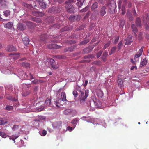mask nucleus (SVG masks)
Segmentation results:
<instances>
[{"label": "nucleus", "mask_w": 149, "mask_h": 149, "mask_svg": "<svg viewBox=\"0 0 149 149\" xmlns=\"http://www.w3.org/2000/svg\"><path fill=\"white\" fill-rule=\"evenodd\" d=\"M75 1H74L73 0H68L65 2L66 5L65 8L67 11L69 13H73L74 12V8L73 6L71 3H75Z\"/></svg>", "instance_id": "obj_1"}, {"label": "nucleus", "mask_w": 149, "mask_h": 149, "mask_svg": "<svg viewBox=\"0 0 149 149\" xmlns=\"http://www.w3.org/2000/svg\"><path fill=\"white\" fill-rule=\"evenodd\" d=\"M89 91L86 90L84 93L83 91H81L80 94L79 96V99L80 100V103L83 104L88 95Z\"/></svg>", "instance_id": "obj_2"}, {"label": "nucleus", "mask_w": 149, "mask_h": 149, "mask_svg": "<svg viewBox=\"0 0 149 149\" xmlns=\"http://www.w3.org/2000/svg\"><path fill=\"white\" fill-rule=\"evenodd\" d=\"M123 2L122 5L121 10L122 11V15H124L125 13V7L127 6V7L130 8L131 7L132 4L129 0H122Z\"/></svg>", "instance_id": "obj_3"}, {"label": "nucleus", "mask_w": 149, "mask_h": 149, "mask_svg": "<svg viewBox=\"0 0 149 149\" xmlns=\"http://www.w3.org/2000/svg\"><path fill=\"white\" fill-rule=\"evenodd\" d=\"M29 84H23L21 85V86L22 87V92L23 96H26L28 95L29 94V89L30 86Z\"/></svg>", "instance_id": "obj_4"}, {"label": "nucleus", "mask_w": 149, "mask_h": 149, "mask_svg": "<svg viewBox=\"0 0 149 149\" xmlns=\"http://www.w3.org/2000/svg\"><path fill=\"white\" fill-rule=\"evenodd\" d=\"M107 6L109 8V10H110L111 13H113L115 11L116 3L114 0H112L108 4Z\"/></svg>", "instance_id": "obj_5"}, {"label": "nucleus", "mask_w": 149, "mask_h": 149, "mask_svg": "<svg viewBox=\"0 0 149 149\" xmlns=\"http://www.w3.org/2000/svg\"><path fill=\"white\" fill-rule=\"evenodd\" d=\"M48 63L51 67L54 69H57L59 67V66L57 63H56L54 60L52 58L50 59Z\"/></svg>", "instance_id": "obj_6"}, {"label": "nucleus", "mask_w": 149, "mask_h": 149, "mask_svg": "<svg viewBox=\"0 0 149 149\" xmlns=\"http://www.w3.org/2000/svg\"><path fill=\"white\" fill-rule=\"evenodd\" d=\"M145 17H143V22L146 29H149V17L147 14L145 15Z\"/></svg>", "instance_id": "obj_7"}, {"label": "nucleus", "mask_w": 149, "mask_h": 149, "mask_svg": "<svg viewBox=\"0 0 149 149\" xmlns=\"http://www.w3.org/2000/svg\"><path fill=\"white\" fill-rule=\"evenodd\" d=\"M144 48V46H142L141 48L135 55L134 59L136 61H138L139 59L138 58L142 54Z\"/></svg>", "instance_id": "obj_8"}, {"label": "nucleus", "mask_w": 149, "mask_h": 149, "mask_svg": "<svg viewBox=\"0 0 149 149\" xmlns=\"http://www.w3.org/2000/svg\"><path fill=\"white\" fill-rule=\"evenodd\" d=\"M32 14L34 16L38 17H42L44 16V13L37 11L33 10L32 11Z\"/></svg>", "instance_id": "obj_9"}, {"label": "nucleus", "mask_w": 149, "mask_h": 149, "mask_svg": "<svg viewBox=\"0 0 149 149\" xmlns=\"http://www.w3.org/2000/svg\"><path fill=\"white\" fill-rule=\"evenodd\" d=\"M132 40V36H131L129 35L128 36L126 39H125L124 41V44L127 45H128L130 44L132 42H133Z\"/></svg>", "instance_id": "obj_10"}, {"label": "nucleus", "mask_w": 149, "mask_h": 149, "mask_svg": "<svg viewBox=\"0 0 149 149\" xmlns=\"http://www.w3.org/2000/svg\"><path fill=\"white\" fill-rule=\"evenodd\" d=\"M106 7L105 6H103L101 8L99 12V15L100 16L103 17L106 14Z\"/></svg>", "instance_id": "obj_11"}, {"label": "nucleus", "mask_w": 149, "mask_h": 149, "mask_svg": "<svg viewBox=\"0 0 149 149\" xmlns=\"http://www.w3.org/2000/svg\"><path fill=\"white\" fill-rule=\"evenodd\" d=\"M48 0H36L38 2L40 7L43 8H46L47 4L46 3V1Z\"/></svg>", "instance_id": "obj_12"}, {"label": "nucleus", "mask_w": 149, "mask_h": 149, "mask_svg": "<svg viewBox=\"0 0 149 149\" xmlns=\"http://www.w3.org/2000/svg\"><path fill=\"white\" fill-rule=\"evenodd\" d=\"M61 47V46L56 44H50L47 45V48L50 49H58L60 48Z\"/></svg>", "instance_id": "obj_13"}, {"label": "nucleus", "mask_w": 149, "mask_h": 149, "mask_svg": "<svg viewBox=\"0 0 149 149\" xmlns=\"http://www.w3.org/2000/svg\"><path fill=\"white\" fill-rule=\"evenodd\" d=\"M26 28V26L23 23H19L18 24L17 29L20 31L24 30Z\"/></svg>", "instance_id": "obj_14"}, {"label": "nucleus", "mask_w": 149, "mask_h": 149, "mask_svg": "<svg viewBox=\"0 0 149 149\" xmlns=\"http://www.w3.org/2000/svg\"><path fill=\"white\" fill-rule=\"evenodd\" d=\"M131 28L132 31L134 33V35L136 37L137 36L136 33L138 31L137 28L136 27L135 24H132L131 25Z\"/></svg>", "instance_id": "obj_15"}, {"label": "nucleus", "mask_w": 149, "mask_h": 149, "mask_svg": "<svg viewBox=\"0 0 149 149\" xmlns=\"http://www.w3.org/2000/svg\"><path fill=\"white\" fill-rule=\"evenodd\" d=\"M6 49L9 52L15 51L16 50V48L12 45L8 46L7 47Z\"/></svg>", "instance_id": "obj_16"}, {"label": "nucleus", "mask_w": 149, "mask_h": 149, "mask_svg": "<svg viewBox=\"0 0 149 149\" xmlns=\"http://www.w3.org/2000/svg\"><path fill=\"white\" fill-rule=\"evenodd\" d=\"M62 122L61 121L56 122L53 124L54 127L56 128H59L61 126Z\"/></svg>", "instance_id": "obj_17"}, {"label": "nucleus", "mask_w": 149, "mask_h": 149, "mask_svg": "<svg viewBox=\"0 0 149 149\" xmlns=\"http://www.w3.org/2000/svg\"><path fill=\"white\" fill-rule=\"evenodd\" d=\"M61 98L62 101H68L66 99V94L65 92H62L61 93Z\"/></svg>", "instance_id": "obj_18"}, {"label": "nucleus", "mask_w": 149, "mask_h": 149, "mask_svg": "<svg viewBox=\"0 0 149 149\" xmlns=\"http://www.w3.org/2000/svg\"><path fill=\"white\" fill-rule=\"evenodd\" d=\"M30 103H31V106H36L37 103H38V102H37V98H34V99H33L30 100Z\"/></svg>", "instance_id": "obj_19"}, {"label": "nucleus", "mask_w": 149, "mask_h": 149, "mask_svg": "<svg viewBox=\"0 0 149 149\" xmlns=\"http://www.w3.org/2000/svg\"><path fill=\"white\" fill-rule=\"evenodd\" d=\"M72 28L70 26H66L63 28H62L61 31L62 32H63L65 31H68L70 30H72Z\"/></svg>", "instance_id": "obj_20"}, {"label": "nucleus", "mask_w": 149, "mask_h": 149, "mask_svg": "<svg viewBox=\"0 0 149 149\" xmlns=\"http://www.w3.org/2000/svg\"><path fill=\"white\" fill-rule=\"evenodd\" d=\"M22 41L25 45H27L29 44V40L27 37L26 36L22 38Z\"/></svg>", "instance_id": "obj_21"}, {"label": "nucleus", "mask_w": 149, "mask_h": 149, "mask_svg": "<svg viewBox=\"0 0 149 149\" xmlns=\"http://www.w3.org/2000/svg\"><path fill=\"white\" fill-rule=\"evenodd\" d=\"M72 110L71 109H66L63 112V113L65 115H70L72 114Z\"/></svg>", "instance_id": "obj_22"}, {"label": "nucleus", "mask_w": 149, "mask_h": 149, "mask_svg": "<svg viewBox=\"0 0 149 149\" xmlns=\"http://www.w3.org/2000/svg\"><path fill=\"white\" fill-rule=\"evenodd\" d=\"M119 27L120 28H121L122 29H123L125 25V21L124 20L120 19L119 20Z\"/></svg>", "instance_id": "obj_23"}, {"label": "nucleus", "mask_w": 149, "mask_h": 149, "mask_svg": "<svg viewBox=\"0 0 149 149\" xmlns=\"http://www.w3.org/2000/svg\"><path fill=\"white\" fill-rule=\"evenodd\" d=\"M107 55L108 52L107 51H105L104 52L101 57V58L103 61L104 62L105 61L106 57Z\"/></svg>", "instance_id": "obj_24"}, {"label": "nucleus", "mask_w": 149, "mask_h": 149, "mask_svg": "<svg viewBox=\"0 0 149 149\" xmlns=\"http://www.w3.org/2000/svg\"><path fill=\"white\" fill-rule=\"evenodd\" d=\"M13 25L12 22H9L7 24H4V26L5 28L10 29L12 27Z\"/></svg>", "instance_id": "obj_25"}, {"label": "nucleus", "mask_w": 149, "mask_h": 149, "mask_svg": "<svg viewBox=\"0 0 149 149\" xmlns=\"http://www.w3.org/2000/svg\"><path fill=\"white\" fill-rule=\"evenodd\" d=\"M57 8L55 6H54L49 9V12L52 13H56L57 12Z\"/></svg>", "instance_id": "obj_26"}, {"label": "nucleus", "mask_w": 149, "mask_h": 149, "mask_svg": "<svg viewBox=\"0 0 149 149\" xmlns=\"http://www.w3.org/2000/svg\"><path fill=\"white\" fill-rule=\"evenodd\" d=\"M135 24L137 26H141V20L139 18L137 17L136 18L135 22Z\"/></svg>", "instance_id": "obj_27"}, {"label": "nucleus", "mask_w": 149, "mask_h": 149, "mask_svg": "<svg viewBox=\"0 0 149 149\" xmlns=\"http://www.w3.org/2000/svg\"><path fill=\"white\" fill-rule=\"evenodd\" d=\"M20 65L21 66L26 68H29L30 67V64L29 63L24 62H22L20 63Z\"/></svg>", "instance_id": "obj_28"}, {"label": "nucleus", "mask_w": 149, "mask_h": 149, "mask_svg": "<svg viewBox=\"0 0 149 149\" xmlns=\"http://www.w3.org/2000/svg\"><path fill=\"white\" fill-rule=\"evenodd\" d=\"M118 85L120 86V88H122L123 86V82L121 79H118Z\"/></svg>", "instance_id": "obj_29"}, {"label": "nucleus", "mask_w": 149, "mask_h": 149, "mask_svg": "<svg viewBox=\"0 0 149 149\" xmlns=\"http://www.w3.org/2000/svg\"><path fill=\"white\" fill-rule=\"evenodd\" d=\"M47 38V35L45 34H43L41 35L40 36V39L41 41H44Z\"/></svg>", "instance_id": "obj_30"}, {"label": "nucleus", "mask_w": 149, "mask_h": 149, "mask_svg": "<svg viewBox=\"0 0 149 149\" xmlns=\"http://www.w3.org/2000/svg\"><path fill=\"white\" fill-rule=\"evenodd\" d=\"M147 63V60L146 58H145L143 59L142 61L141 62V65H142V66H145Z\"/></svg>", "instance_id": "obj_31"}, {"label": "nucleus", "mask_w": 149, "mask_h": 149, "mask_svg": "<svg viewBox=\"0 0 149 149\" xmlns=\"http://www.w3.org/2000/svg\"><path fill=\"white\" fill-rule=\"evenodd\" d=\"M103 93L101 90H99L97 91V95L98 97L102 98L103 96Z\"/></svg>", "instance_id": "obj_32"}, {"label": "nucleus", "mask_w": 149, "mask_h": 149, "mask_svg": "<svg viewBox=\"0 0 149 149\" xmlns=\"http://www.w3.org/2000/svg\"><path fill=\"white\" fill-rule=\"evenodd\" d=\"M116 49L117 47L116 46H114L112 47L111 50L110 52H109V55H111L113 53H115Z\"/></svg>", "instance_id": "obj_33"}, {"label": "nucleus", "mask_w": 149, "mask_h": 149, "mask_svg": "<svg viewBox=\"0 0 149 149\" xmlns=\"http://www.w3.org/2000/svg\"><path fill=\"white\" fill-rule=\"evenodd\" d=\"M94 103L95 105L97 108H99L101 106V103L99 101H96L94 102Z\"/></svg>", "instance_id": "obj_34"}, {"label": "nucleus", "mask_w": 149, "mask_h": 149, "mask_svg": "<svg viewBox=\"0 0 149 149\" xmlns=\"http://www.w3.org/2000/svg\"><path fill=\"white\" fill-rule=\"evenodd\" d=\"M39 133L40 135L42 136H45L47 133V132L45 130H43L42 131H40Z\"/></svg>", "instance_id": "obj_35"}, {"label": "nucleus", "mask_w": 149, "mask_h": 149, "mask_svg": "<svg viewBox=\"0 0 149 149\" xmlns=\"http://www.w3.org/2000/svg\"><path fill=\"white\" fill-rule=\"evenodd\" d=\"M98 7V4L97 2L94 3L91 6V9L93 11H94L95 9L97 8Z\"/></svg>", "instance_id": "obj_36"}, {"label": "nucleus", "mask_w": 149, "mask_h": 149, "mask_svg": "<svg viewBox=\"0 0 149 149\" xmlns=\"http://www.w3.org/2000/svg\"><path fill=\"white\" fill-rule=\"evenodd\" d=\"M85 0H80L77 3V5L78 7H81L82 5Z\"/></svg>", "instance_id": "obj_37"}, {"label": "nucleus", "mask_w": 149, "mask_h": 149, "mask_svg": "<svg viewBox=\"0 0 149 149\" xmlns=\"http://www.w3.org/2000/svg\"><path fill=\"white\" fill-rule=\"evenodd\" d=\"M77 17V16H71L69 18V19L72 22H74Z\"/></svg>", "instance_id": "obj_38"}, {"label": "nucleus", "mask_w": 149, "mask_h": 149, "mask_svg": "<svg viewBox=\"0 0 149 149\" xmlns=\"http://www.w3.org/2000/svg\"><path fill=\"white\" fill-rule=\"evenodd\" d=\"M22 5L26 7L29 8H32V6L31 5L27 4L23 2L22 3Z\"/></svg>", "instance_id": "obj_39"}, {"label": "nucleus", "mask_w": 149, "mask_h": 149, "mask_svg": "<svg viewBox=\"0 0 149 149\" xmlns=\"http://www.w3.org/2000/svg\"><path fill=\"white\" fill-rule=\"evenodd\" d=\"M11 54L12 55H13L14 56H15L13 57V58H18L20 56V54L19 53H15L13 52V53H11Z\"/></svg>", "instance_id": "obj_40"}, {"label": "nucleus", "mask_w": 149, "mask_h": 149, "mask_svg": "<svg viewBox=\"0 0 149 149\" xmlns=\"http://www.w3.org/2000/svg\"><path fill=\"white\" fill-rule=\"evenodd\" d=\"M50 99L48 98H47L45 102V104L46 105V107L49 106L50 105Z\"/></svg>", "instance_id": "obj_41"}, {"label": "nucleus", "mask_w": 149, "mask_h": 149, "mask_svg": "<svg viewBox=\"0 0 149 149\" xmlns=\"http://www.w3.org/2000/svg\"><path fill=\"white\" fill-rule=\"evenodd\" d=\"M92 64L98 66H100L101 65L102 62L100 61H96L93 62Z\"/></svg>", "instance_id": "obj_42"}, {"label": "nucleus", "mask_w": 149, "mask_h": 149, "mask_svg": "<svg viewBox=\"0 0 149 149\" xmlns=\"http://www.w3.org/2000/svg\"><path fill=\"white\" fill-rule=\"evenodd\" d=\"M18 137V136H15L14 135H13L11 136L10 137L9 139L10 140H12L14 141V142L15 143V140Z\"/></svg>", "instance_id": "obj_43"}, {"label": "nucleus", "mask_w": 149, "mask_h": 149, "mask_svg": "<svg viewBox=\"0 0 149 149\" xmlns=\"http://www.w3.org/2000/svg\"><path fill=\"white\" fill-rule=\"evenodd\" d=\"M33 20L37 23H40L41 21L40 18H34L33 19Z\"/></svg>", "instance_id": "obj_44"}, {"label": "nucleus", "mask_w": 149, "mask_h": 149, "mask_svg": "<svg viewBox=\"0 0 149 149\" xmlns=\"http://www.w3.org/2000/svg\"><path fill=\"white\" fill-rule=\"evenodd\" d=\"M29 77L28 76L26 75V74H25V75L26 76V77H26V78H27L28 79H34V78L33 77V74H31V73H29Z\"/></svg>", "instance_id": "obj_45"}, {"label": "nucleus", "mask_w": 149, "mask_h": 149, "mask_svg": "<svg viewBox=\"0 0 149 149\" xmlns=\"http://www.w3.org/2000/svg\"><path fill=\"white\" fill-rule=\"evenodd\" d=\"M44 109V107L43 106H41L40 108L36 109V111L38 112L41 111Z\"/></svg>", "instance_id": "obj_46"}, {"label": "nucleus", "mask_w": 149, "mask_h": 149, "mask_svg": "<svg viewBox=\"0 0 149 149\" xmlns=\"http://www.w3.org/2000/svg\"><path fill=\"white\" fill-rule=\"evenodd\" d=\"M89 8V6H86L84 8L81 10L80 12H85L87 11Z\"/></svg>", "instance_id": "obj_47"}, {"label": "nucleus", "mask_w": 149, "mask_h": 149, "mask_svg": "<svg viewBox=\"0 0 149 149\" xmlns=\"http://www.w3.org/2000/svg\"><path fill=\"white\" fill-rule=\"evenodd\" d=\"M4 13V15L6 17H8L10 14V12L8 10H6Z\"/></svg>", "instance_id": "obj_48"}, {"label": "nucleus", "mask_w": 149, "mask_h": 149, "mask_svg": "<svg viewBox=\"0 0 149 149\" xmlns=\"http://www.w3.org/2000/svg\"><path fill=\"white\" fill-rule=\"evenodd\" d=\"M78 121V120L77 118L74 119L72 120L71 123L75 126L77 124V122Z\"/></svg>", "instance_id": "obj_49"}, {"label": "nucleus", "mask_w": 149, "mask_h": 149, "mask_svg": "<svg viewBox=\"0 0 149 149\" xmlns=\"http://www.w3.org/2000/svg\"><path fill=\"white\" fill-rule=\"evenodd\" d=\"M142 33L141 32H139V33L138 39L139 41H141L143 39V37L142 36Z\"/></svg>", "instance_id": "obj_50"}, {"label": "nucleus", "mask_w": 149, "mask_h": 149, "mask_svg": "<svg viewBox=\"0 0 149 149\" xmlns=\"http://www.w3.org/2000/svg\"><path fill=\"white\" fill-rule=\"evenodd\" d=\"M110 43L111 42L110 41H108L107 44L105 45L103 49V50H105L107 48L109 47L110 45Z\"/></svg>", "instance_id": "obj_51"}, {"label": "nucleus", "mask_w": 149, "mask_h": 149, "mask_svg": "<svg viewBox=\"0 0 149 149\" xmlns=\"http://www.w3.org/2000/svg\"><path fill=\"white\" fill-rule=\"evenodd\" d=\"M6 109L8 111H10L13 109V107L12 106L10 105H8L6 106Z\"/></svg>", "instance_id": "obj_52"}, {"label": "nucleus", "mask_w": 149, "mask_h": 149, "mask_svg": "<svg viewBox=\"0 0 149 149\" xmlns=\"http://www.w3.org/2000/svg\"><path fill=\"white\" fill-rule=\"evenodd\" d=\"M94 58V56L93 55H88L87 56H85L84 57L85 58Z\"/></svg>", "instance_id": "obj_53"}, {"label": "nucleus", "mask_w": 149, "mask_h": 149, "mask_svg": "<svg viewBox=\"0 0 149 149\" xmlns=\"http://www.w3.org/2000/svg\"><path fill=\"white\" fill-rule=\"evenodd\" d=\"M89 40H88L86 39L81 42L80 43V44L82 45H84L87 43L89 42Z\"/></svg>", "instance_id": "obj_54"}, {"label": "nucleus", "mask_w": 149, "mask_h": 149, "mask_svg": "<svg viewBox=\"0 0 149 149\" xmlns=\"http://www.w3.org/2000/svg\"><path fill=\"white\" fill-rule=\"evenodd\" d=\"M127 16L130 21H132L133 20V18L132 15L130 14H128Z\"/></svg>", "instance_id": "obj_55"}, {"label": "nucleus", "mask_w": 149, "mask_h": 149, "mask_svg": "<svg viewBox=\"0 0 149 149\" xmlns=\"http://www.w3.org/2000/svg\"><path fill=\"white\" fill-rule=\"evenodd\" d=\"M103 52L102 51L100 50L97 54V58H99Z\"/></svg>", "instance_id": "obj_56"}, {"label": "nucleus", "mask_w": 149, "mask_h": 149, "mask_svg": "<svg viewBox=\"0 0 149 149\" xmlns=\"http://www.w3.org/2000/svg\"><path fill=\"white\" fill-rule=\"evenodd\" d=\"M83 52L84 53H88L90 52V51H89L88 48H86L84 49Z\"/></svg>", "instance_id": "obj_57"}, {"label": "nucleus", "mask_w": 149, "mask_h": 149, "mask_svg": "<svg viewBox=\"0 0 149 149\" xmlns=\"http://www.w3.org/2000/svg\"><path fill=\"white\" fill-rule=\"evenodd\" d=\"M119 39V36H116L115 37L114 42V44H116L117 43V42L118 41Z\"/></svg>", "instance_id": "obj_58"}, {"label": "nucleus", "mask_w": 149, "mask_h": 149, "mask_svg": "<svg viewBox=\"0 0 149 149\" xmlns=\"http://www.w3.org/2000/svg\"><path fill=\"white\" fill-rule=\"evenodd\" d=\"M0 135L3 138H5L6 137L5 134L1 131H0Z\"/></svg>", "instance_id": "obj_59"}, {"label": "nucleus", "mask_w": 149, "mask_h": 149, "mask_svg": "<svg viewBox=\"0 0 149 149\" xmlns=\"http://www.w3.org/2000/svg\"><path fill=\"white\" fill-rule=\"evenodd\" d=\"M72 94L75 97H77L78 95V93L76 91H73L72 92Z\"/></svg>", "instance_id": "obj_60"}, {"label": "nucleus", "mask_w": 149, "mask_h": 149, "mask_svg": "<svg viewBox=\"0 0 149 149\" xmlns=\"http://www.w3.org/2000/svg\"><path fill=\"white\" fill-rule=\"evenodd\" d=\"M122 45V42L120 41L118 45V47L119 49H120Z\"/></svg>", "instance_id": "obj_61"}, {"label": "nucleus", "mask_w": 149, "mask_h": 149, "mask_svg": "<svg viewBox=\"0 0 149 149\" xmlns=\"http://www.w3.org/2000/svg\"><path fill=\"white\" fill-rule=\"evenodd\" d=\"M74 46H71L68 47L69 51L71 52L74 49Z\"/></svg>", "instance_id": "obj_62"}, {"label": "nucleus", "mask_w": 149, "mask_h": 149, "mask_svg": "<svg viewBox=\"0 0 149 149\" xmlns=\"http://www.w3.org/2000/svg\"><path fill=\"white\" fill-rule=\"evenodd\" d=\"M53 26L54 28H57V29H59L60 27V26L58 24H53Z\"/></svg>", "instance_id": "obj_63"}, {"label": "nucleus", "mask_w": 149, "mask_h": 149, "mask_svg": "<svg viewBox=\"0 0 149 149\" xmlns=\"http://www.w3.org/2000/svg\"><path fill=\"white\" fill-rule=\"evenodd\" d=\"M76 88L77 91H78L79 92H80L81 93V88L80 86H76Z\"/></svg>", "instance_id": "obj_64"}]
</instances>
